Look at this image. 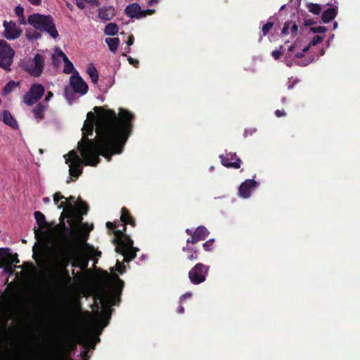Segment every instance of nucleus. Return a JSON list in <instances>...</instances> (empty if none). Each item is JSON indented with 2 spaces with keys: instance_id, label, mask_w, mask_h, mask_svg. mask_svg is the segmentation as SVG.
Returning <instances> with one entry per match:
<instances>
[{
  "instance_id": "1",
  "label": "nucleus",
  "mask_w": 360,
  "mask_h": 360,
  "mask_svg": "<svg viewBox=\"0 0 360 360\" xmlns=\"http://www.w3.org/2000/svg\"><path fill=\"white\" fill-rule=\"evenodd\" d=\"M105 107H94L96 123L87 120L82 129L83 136L77 143V149L89 166L99 164L100 155L109 162L112 155L122 153L132 131L135 116L131 112L120 108L117 114Z\"/></svg>"
},
{
  "instance_id": "2",
  "label": "nucleus",
  "mask_w": 360,
  "mask_h": 360,
  "mask_svg": "<svg viewBox=\"0 0 360 360\" xmlns=\"http://www.w3.org/2000/svg\"><path fill=\"white\" fill-rule=\"evenodd\" d=\"M60 201L59 209H63L60 215V221L56 225H94L92 223L82 222L84 216L89 212V205L81 198L76 199L70 195Z\"/></svg>"
},
{
  "instance_id": "3",
  "label": "nucleus",
  "mask_w": 360,
  "mask_h": 360,
  "mask_svg": "<svg viewBox=\"0 0 360 360\" xmlns=\"http://www.w3.org/2000/svg\"><path fill=\"white\" fill-rule=\"evenodd\" d=\"M114 279L115 283L110 290L108 291L103 289L95 296V300H99L103 305V311L98 316L99 324L101 328L108 325L112 311L111 306L117 304L120 301V297L124 285V281L117 274L114 275Z\"/></svg>"
},
{
  "instance_id": "4",
  "label": "nucleus",
  "mask_w": 360,
  "mask_h": 360,
  "mask_svg": "<svg viewBox=\"0 0 360 360\" xmlns=\"http://www.w3.org/2000/svg\"><path fill=\"white\" fill-rule=\"evenodd\" d=\"M27 22L36 30L46 32L54 39L59 36L53 18L49 15L34 13L29 15Z\"/></svg>"
},
{
  "instance_id": "5",
  "label": "nucleus",
  "mask_w": 360,
  "mask_h": 360,
  "mask_svg": "<svg viewBox=\"0 0 360 360\" xmlns=\"http://www.w3.org/2000/svg\"><path fill=\"white\" fill-rule=\"evenodd\" d=\"M46 65L44 57L41 53H36L33 58H29L24 61L22 68L25 72L32 77H39L44 72Z\"/></svg>"
},
{
  "instance_id": "6",
  "label": "nucleus",
  "mask_w": 360,
  "mask_h": 360,
  "mask_svg": "<svg viewBox=\"0 0 360 360\" xmlns=\"http://www.w3.org/2000/svg\"><path fill=\"white\" fill-rule=\"evenodd\" d=\"M14 56L15 51L11 45L4 40H0V68L10 72Z\"/></svg>"
},
{
  "instance_id": "7",
  "label": "nucleus",
  "mask_w": 360,
  "mask_h": 360,
  "mask_svg": "<svg viewBox=\"0 0 360 360\" xmlns=\"http://www.w3.org/2000/svg\"><path fill=\"white\" fill-rule=\"evenodd\" d=\"M56 228L68 229V226H34V238L39 243L47 244L54 239Z\"/></svg>"
},
{
  "instance_id": "8",
  "label": "nucleus",
  "mask_w": 360,
  "mask_h": 360,
  "mask_svg": "<svg viewBox=\"0 0 360 360\" xmlns=\"http://www.w3.org/2000/svg\"><path fill=\"white\" fill-rule=\"evenodd\" d=\"M133 241L130 238L126 240H120L115 246V252L124 256V262H129L136 256L138 248L133 247Z\"/></svg>"
},
{
  "instance_id": "9",
  "label": "nucleus",
  "mask_w": 360,
  "mask_h": 360,
  "mask_svg": "<svg viewBox=\"0 0 360 360\" xmlns=\"http://www.w3.org/2000/svg\"><path fill=\"white\" fill-rule=\"evenodd\" d=\"M45 88L39 83H33L28 91L22 96V102L28 106H32L41 99L45 93Z\"/></svg>"
},
{
  "instance_id": "10",
  "label": "nucleus",
  "mask_w": 360,
  "mask_h": 360,
  "mask_svg": "<svg viewBox=\"0 0 360 360\" xmlns=\"http://www.w3.org/2000/svg\"><path fill=\"white\" fill-rule=\"evenodd\" d=\"M207 271L208 267L205 266L203 263H197L188 271V278L193 284H200L205 281Z\"/></svg>"
},
{
  "instance_id": "11",
  "label": "nucleus",
  "mask_w": 360,
  "mask_h": 360,
  "mask_svg": "<svg viewBox=\"0 0 360 360\" xmlns=\"http://www.w3.org/2000/svg\"><path fill=\"white\" fill-rule=\"evenodd\" d=\"M219 157L221 165L226 167L238 169L241 166L242 161L236 153L226 151L225 154H221Z\"/></svg>"
},
{
  "instance_id": "12",
  "label": "nucleus",
  "mask_w": 360,
  "mask_h": 360,
  "mask_svg": "<svg viewBox=\"0 0 360 360\" xmlns=\"http://www.w3.org/2000/svg\"><path fill=\"white\" fill-rule=\"evenodd\" d=\"M70 82L74 92L82 95L88 92L87 83L79 76L77 71L70 77Z\"/></svg>"
},
{
  "instance_id": "13",
  "label": "nucleus",
  "mask_w": 360,
  "mask_h": 360,
  "mask_svg": "<svg viewBox=\"0 0 360 360\" xmlns=\"http://www.w3.org/2000/svg\"><path fill=\"white\" fill-rule=\"evenodd\" d=\"M4 27V37L7 40H15L20 37L22 31L16 26V22L11 20L9 22L5 20L3 22Z\"/></svg>"
},
{
  "instance_id": "14",
  "label": "nucleus",
  "mask_w": 360,
  "mask_h": 360,
  "mask_svg": "<svg viewBox=\"0 0 360 360\" xmlns=\"http://www.w3.org/2000/svg\"><path fill=\"white\" fill-rule=\"evenodd\" d=\"M186 232L190 234L191 236V238L187 240V243H197L200 240H205L209 234V231L206 229L205 226H197L195 230L193 231L192 230L187 229Z\"/></svg>"
},
{
  "instance_id": "15",
  "label": "nucleus",
  "mask_w": 360,
  "mask_h": 360,
  "mask_svg": "<svg viewBox=\"0 0 360 360\" xmlns=\"http://www.w3.org/2000/svg\"><path fill=\"white\" fill-rule=\"evenodd\" d=\"M259 186V183L254 179H246L238 188V195L243 198H249L253 189Z\"/></svg>"
},
{
  "instance_id": "16",
  "label": "nucleus",
  "mask_w": 360,
  "mask_h": 360,
  "mask_svg": "<svg viewBox=\"0 0 360 360\" xmlns=\"http://www.w3.org/2000/svg\"><path fill=\"white\" fill-rule=\"evenodd\" d=\"M101 341L98 335L91 334H84L79 337L78 343L83 345L84 347L94 349L96 345Z\"/></svg>"
},
{
  "instance_id": "17",
  "label": "nucleus",
  "mask_w": 360,
  "mask_h": 360,
  "mask_svg": "<svg viewBox=\"0 0 360 360\" xmlns=\"http://www.w3.org/2000/svg\"><path fill=\"white\" fill-rule=\"evenodd\" d=\"M125 14L131 18H142V8L137 3H132L125 8Z\"/></svg>"
},
{
  "instance_id": "18",
  "label": "nucleus",
  "mask_w": 360,
  "mask_h": 360,
  "mask_svg": "<svg viewBox=\"0 0 360 360\" xmlns=\"http://www.w3.org/2000/svg\"><path fill=\"white\" fill-rule=\"evenodd\" d=\"M84 164V162H72L69 165L70 169V176L71 177H69L68 179L66 181L67 184H70L71 181H74L72 177H74L75 179L78 178L80 174L82 173V167Z\"/></svg>"
},
{
  "instance_id": "19",
  "label": "nucleus",
  "mask_w": 360,
  "mask_h": 360,
  "mask_svg": "<svg viewBox=\"0 0 360 360\" xmlns=\"http://www.w3.org/2000/svg\"><path fill=\"white\" fill-rule=\"evenodd\" d=\"M4 296L0 297V320H3V327L6 328L7 322L9 319L8 314V302L5 300Z\"/></svg>"
},
{
  "instance_id": "20",
  "label": "nucleus",
  "mask_w": 360,
  "mask_h": 360,
  "mask_svg": "<svg viewBox=\"0 0 360 360\" xmlns=\"http://www.w3.org/2000/svg\"><path fill=\"white\" fill-rule=\"evenodd\" d=\"M120 221L122 223L121 225H135V219L131 213L126 207L121 209Z\"/></svg>"
},
{
  "instance_id": "21",
  "label": "nucleus",
  "mask_w": 360,
  "mask_h": 360,
  "mask_svg": "<svg viewBox=\"0 0 360 360\" xmlns=\"http://www.w3.org/2000/svg\"><path fill=\"white\" fill-rule=\"evenodd\" d=\"M115 15V11L112 6H103L98 11V16L103 20H110Z\"/></svg>"
},
{
  "instance_id": "22",
  "label": "nucleus",
  "mask_w": 360,
  "mask_h": 360,
  "mask_svg": "<svg viewBox=\"0 0 360 360\" xmlns=\"http://www.w3.org/2000/svg\"><path fill=\"white\" fill-rule=\"evenodd\" d=\"M73 284V278L70 275L64 276L56 278V285L59 288L65 289L72 286Z\"/></svg>"
},
{
  "instance_id": "23",
  "label": "nucleus",
  "mask_w": 360,
  "mask_h": 360,
  "mask_svg": "<svg viewBox=\"0 0 360 360\" xmlns=\"http://www.w3.org/2000/svg\"><path fill=\"white\" fill-rule=\"evenodd\" d=\"M47 106L44 105L41 103H39L32 109V112H33L34 117L37 120L38 122L44 119V112Z\"/></svg>"
},
{
  "instance_id": "24",
  "label": "nucleus",
  "mask_w": 360,
  "mask_h": 360,
  "mask_svg": "<svg viewBox=\"0 0 360 360\" xmlns=\"http://www.w3.org/2000/svg\"><path fill=\"white\" fill-rule=\"evenodd\" d=\"M338 14V8L337 7H330V8H327L321 15V20L328 23L330 22L333 19H334Z\"/></svg>"
},
{
  "instance_id": "25",
  "label": "nucleus",
  "mask_w": 360,
  "mask_h": 360,
  "mask_svg": "<svg viewBox=\"0 0 360 360\" xmlns=\"http://www.w3.org/2000/svg\"><path fill=\"white\" fill-rule=\"evenodd\" d=\"M3 122L4 124L16 129L18 128V122L14 119L11 112L4 110L3 112Z\"/></svg>"
},
{
  "instance_id": "26",
  "label": "nucleus",
  "mask_w": 360,
  "mask_h": 360,
  "mask_svg": "<svg viewBox=\"0 0 360 360\" xmlns=\"http://www.w3.org/2000/svg\"><path fill=\"white\" fill-rule=\"evenodd\" d=\"M67 155L68 156V158H66V156L65 155V163L66 164H69V162L72 163V162H84V165H86L85 164L84 158L82 157V158L81 159L79 158V156L78 155L76 151H75L74 150L70 151L67 154Z\"/></svg>"
},
{
  "instance_id": "27",
  "label": "nucleus",
  "mask_w": 360,
  "mask_h": 360,
  "mask_svg": "<svg viewBox=\"0 0 360 360\" xmlns=\"http://www.w3.org/2000/svg\"><path fill=\"white\" fill-rule=\"evenodd\" d=\"M105 42L112 52H116L117 51V48L120 45V39L118 37H106Z\"/></svg>"
},
{
  "instance_id": "28",
  "label": "nucleus",
  "mask_w": 360,
  "mask_h": 360,
  "mask_svg": "<svg viewBox=\"0 0 360 360\" xmlns=\"http://www.w3.org/2000/svg\"><path fill=\"white\" fill-rule=\"evenodd\" d=\"M183 251L186 252L187 259L188 260H195L198 258V251L193 248L189 247V245H187L183 247Z\"/></svg>"
},
{
  "instance_id": "29",
  "label": "nucleus",
  "mask_w": 360,
  "mask_h": 360,
  "mask_svg": "<svg viewBox=\"0 0 360 360\" xmlns=\"http://www.w3.org/2000/svg\"><path fill=\"white\" fill-rule=\"evenodd\" d=\"M71 260V257L68 251H63L59 256L58 266L68 267Z\"/></svg>"
},
{
  "instance_id": "30",
  "label": "nucleus",
  "mask_w": 360,
  "mask_h": 360,
  "mask_svg": "<svg viewBox=\"0 0 360 360\" xmlns=\"http://www.w3.org/2000/svg\"><path fill=\"white\" fill-rule=\"evenodd\" d=\"M34 217L36 221V223L37 225H56L57 224H55L53 222L52 223H47L46 221V217L45 215L40 211H35L34 212Z\"/></svg>"
},
{
  "instance_id": "31",
  "label": "nucleus",
  "mask_w": 360,
  "mask_h": 360,
  "mask_svg": "<svg viewBox=\"0 0 360 360\" xmlns=\"http://www.w3.org/2000/svg\"><path fill=\"white\" fill-rule=\"evenodd\" d=\"M87 75L89 76L93 83L96 84L98 82L99 76L97 69L94 65L91 64L89 65L87 69Z\"/></svg>"
},
{
  "instance_id": "32",
  "label": "nucleus",
  "mask_w": 360,
  "mask_h": 360,
  "mask_svg": "<svg viewBox=\"0 0 360 360\" xmlns=\"http://www.w3.org/2000/svg\"><path fill=\"white\" fill-rule=\"evenodd\" d=\"M20 85V82H15L14 80H11L8 82L6 86L3 89V94L4 95H8L14 91L17 87Z\"/></svg>"
},
{
  "instance_id": "33",
  "label": "nucleus",
  "mask_w": 360,
  "mask_h": 360,
  "mask_svg": "<svg viewBox=\"0 0 360 360\" xmlns=\"http://www.w3.org/2000/svg\"><path fill=\"white\" fill-rule=\"evenodd\" d=\"M118 32V27L116 22H110L104 29V33L107 35L113 36Z\"/></svg>"
},
{
  "instance_id": "34",
  "label": "nucleus",
  "mask_w": 360,
  "mask_h": 360,
  "mask_svg": "<svg viewBox=\"0 0 360 360\" xmlns=\"http://www.w3.org/2000/svg\"><path fill=\"white\" fill-rule=\"evenodd\" d=\"M63 62H64L63 72L67 75H69L71 73L74 74L76 70H75V69H74L73 63L68 59V58H65V59L63 60Z\"/></svg>"
},
{
  "instance_id": "35",
  "label": "nucleus",
  "mask_w": 360,
  "mask_h": 360,
  "mask_svg": "<svg viewBox=\"0 0 360 360\" xmlns=\"http://www.w3.org/2000/svg\"><path fill=\"white\" fill-rule=\"evenodd\" d=\"M10 249L8 248H0V269L4 266L7 260V255H9Z\"/></svg>"
},
{
  "instance_id": "36",
  "label": "nucleus",
  "mask_w": 360,
  "mask_h": 360,
  "mask_svg": "<svg viewBox=\"0 0 360 360\" xmlns=\"http://www.w3.org/2000/svg\"><path fill=\"white\" fill-rule=\"evenodd\" d=\"M73 267H80L82 269L87 268L88 260L84 258H79L78 261H74L72 262Z\"/></svg>"
},
{
  "instance_id": "37",
  "label": "nucleus",
  "mask_w": 360,
  "mask_h": 360,
  "mask_svg": "<svg viewBox=\"0 0 360 360\" xmlns=\"http://www.w3.org/2000/svg\"><path fill=\"white\" fill-rule=\"evenodd\" d=\"M4 271L9 275L13 274L15 271V267L12 264V262H11L8 259L4 263V266L3 268Z\"/></svg>"
},
{
  "instance_id": "38",
  "label": "nucleus",
  "mask_w": 360,
  "mask_h": 360,
  "mask_svg": "<svg viewBox=\"0 0 360 360\" xmlns=\"http://www.w3.org/2000/svg\"><path fill=\"white\" fill-rule=\"evenodd\" d=\"M307 7L309 12L314 15H319L321 12V6L317 4L309 3L307 4Z\"/></svg>"
},
{
  "instance_id": "39",
  "label": "nucleus",
  "mask_w": 360,
  "mask_h": 360,
  "mask_svg": "<svg viewBox=\"0 0 360 360\" xmlns=\"http://www.w3.org/2000/svg\"><path fill=\"white\" fill-rule=\"evenodd\" d=\"M274 27V22L272 21H268L263 25L262 27V34L264 36L266 35L269 31L273 28Z\"/></svg>"
},
{
  "instance_id": "40",
  "label": "nucleus",
  "mask_w": 360,
  "mask_h": 360,
  "mask_svg": "<svg viewBox=\"0 0 360 360\" xmlns=\"http://www.w3.org/2000/svg\"><path fill=\"white\" fill-rule=\"evenodd\" d=\"M70 275L69 271L68 269V267L65 266H58V274L57 277H62L64 276Z\"/></svg>"
},
{
  "instance_id": "41",
  "label": "nucleus",
  "mask_w": 360,
  "mask_h": 360,
  "mask_svg": "<svg viewBox=\"0 0 360 360\" xmlns=\"http://www.w3.org/2000/svg\"><path fill=\"white\" fill-rule=\"evenodd\" d=\"M65 198V197L64 195H63L60 192H56L55 193V194L53 195V201L55 202V205L58 206V207L59 208V205H60V200H63Z\"/></svg>"
},
{
  "instance_id": "42",
  "label": "nucleus",
  "mask_w": 360,
  "mask_h": 360,
  "mask_svg": "<svg viewBox=\"0 0 360 360\" xmlns=\"http://www.w3.org/2000/svg\"><path fill=\"white\" fill-rule=\"evenodd\" d=\"M214 242V239H210L202 244V247L205 251H210L212 246Z\"/></svg>"
},
{
  "instance_id": "43",
  "label": "nucleus",
  "mask_w": 360,
  "mask_h": 360,
  "mask_svg": "<svg viewBox=\"0 0 360 360\" xmlns=\"http://www.w3.org/2000/svg\"><path fill=\"white\" fill-rule=\"evenodd\" d=\"M323 37L319 35H315L312 41L309 43V46H316L322 42Z\"/></svg>"
},
{
  "instance_id": "44",
  "label": "nucleus",
  "mask_w": 360,
  "mask_h": 360,
  "mask_svg": "<svg viewBox=\"0 0 360 360\" xmlns=\"http://www.w3.org/2000/svg\"><path fill=\"white\" fill-rule=\"evenodd\" d=\"M292 21H286L284 24L283 28L282 30V33L283 34L288 35L290 31V24Z\"/></svg>"
},
{
  "instance_id": "45",
  "label": "nucleus",
  "mask_w": 360,
  "mask_h": 360,
  "mask_svg": "<svg viewBox=\"0 0 360 360\" xmlns=\"http://www.w3.org/2000/svg\"><path fill=\"white\" fill-rule=\"evenodd\" d=\"M311 31L314 33H324L327 31V29L326 27L319 26V27H311Z\"/></svg>"
},
{
  "instance_id": "46",
  "label": "nucleus",
  "mask_w": 360,
  "mask_h": 360,
  "mask_svg": "<svg viewBox=\"0 0 360 360\" xmlns=\"http://www.w3.org/2000/svg\"><path fill=\"white\" fill-rule=\"evenodd\" d=\"M27 36L30 39H39L41 37V34L40 32L34 30L32 32H27Z\"/></svg>"
},
{
  "instance_id": "47",
  "label": "nucleus",
  "mask_w": 360,
  "mask_h": 360,
  "mask_svg": "<svg viewBox=\"0 0 360 360\" xmlns=\"http://www.w3.org/2000/svg\"><path fill=\"white\" fill-rule=\"evenodd\" d=\"M283 46H281L279 50H274L272 51V56L275 60H278L280 58L281 55L283 54V52L281 51V49H283Z\"/></svg>"
},
{
  "instance_id": "48",
  "label": "nucleus",
  "mask_w": 360,
  "mask_h": 360,
  "mask_svg": "<svg viewBox=\"0 0 360 360\" xmlns=\"http://www.w3.org/2000/svg\"><path fill=\"white\" fill-rule=\"evenodd\" d=\"M54 54H56L57 57L62 58L63 60H64L65 58H68L66 55L64 53V52L62 50H60V48L56 49Z\"/></svg>"
},
{
  "instance_id": "49",
  "label": "nucleus",
  "mask_w": 360,
  "mask_h": 360,
  "mask_svg": "<svg viewBox=\"0 0 360 360\" xmlns=\"http://www.w3.org/2000/svg\"><path fill=\"white\" fill-rule=\"evenodd\" d=\"M7 258L12 262V264H19V259L18 258V254H15L13 255H11L9 253L8 255H7Z\"/></svg>"
},
{
  "instance_id": "50",
  "label": "nucleus",
  "mask_w": 360,
  "mask_h": 360,
  "mask_svg": "<svg viewBox=\"0 0 360 360\" xmlns=\"http://www.w3.org/2000/svg\"><path fill=\"white\" fill-rule=\"evenodd\" d=\"M115 266H117V271L118 273L122 274L125 271V266L123 263L117 261V265H115Z\"/></svg>"
},
{
  "instance_id": "51",
  "label": "nucleus",
  "mask_w": 360,
  "mask_h": 360,
  "mask_svg": "<svg viewBox=\"0 0 360 360\" xmlns=\"http://www.w3.org/2000/svg\"><path fill=\"white\" fill-rule=\"evenodd\" d=\"M80 356L82 359H89V350L88 348H85L83 351L81 352Z\"/></svg>"
},
{
  "instance_id": "52",
  "label": "nucleus",
  "mask_w": 360,
  "mask_h": 360,
  "mask_svg": "<svg viewBox=\"0 0 360 360\" xmlns=\"http://www.w3.org/2000/svg\"><path fill=\"white\" fill-rule=\"evenodd\" d=\"M297 31H298L297 25H296V23L295 22H292V23L290 24V32L292 34H297Z\"/></svg>"
},
{
  "instance_id": "53",
  "label": "nucleus",
  "mask_w": 360,
  "mask_h": 360,
  "mask_svg": "<svg viewBox=\"0 0 360 360\" xmlns=\"http://www.w3.org/2000/svg\"><path fill=\"white\" fill-rule=\"evenodd\" d=\"M274 115L277 117H285L286 115V112L284 110L277 109L275 110Z\"/></svg>"
},
{
  "instance_id": "54",
  "label": "nucleus",
  "mask_w": 360,
  "mask_h": 360,
  "mask_svg": "<svg viewBox=\"0 0 360 360\" xmlns=\"http://www.w3.org/2000/svg\"><path fill=\"white\" fill-rule=\"evenodd\" d=\"M15 15L19 17V16H21L23 15L24 8H23V7H22L20 6H15Z\"/></svg>"
},
{
  "instance_id": "55",
  "label": "nucleus",
  "mask_w": 360,
  "mask_h": 360,
  "mask_svg": "<svg viewBox=\"0 0 360 360\" xmlns=\"http://www.w3.org/2000/svg\"><path fill=\"white\" fill-rule=\"evenodd\" d=\"M155 13V10H150L148 8V10H142V18L146 17V15H150L154 14Z\"/></svg>"
},
{
  "instance_id": "56",
  "label": "nucleus",
  "mask_w": 360,
  "mask_h": 360,
  "mask_svg": "<svg viewBox=\"0 0 360 360\" xmlns=\"http://www.w3.org/2000/svg\"><path fill=\"white\" fill-rule=\"evenodd\" d=\"M51 60H52V64L54 66H58V64L60 63L59 58H58L56 55H54V53H53L51 56Z\"/></svg>"
},
{
  "instance_id": "57",
  "label": "nucleus",
  "mask_w": 360,
  "mask_h": 360,
  "mask_svg": "<svg viewBox=\"0 0 360 360\" xmlns=\"http://www.w3.org/2000/svg\"><path fill=\"white\" fill-rule=\"evenodd\" d=\"M128 61L129 62V64L132 65L134 67H137L139 64V61L136 59L132 58L131 56H129L127 58Z\"/></svg>"
},
{
  "instance_id": "58",
  "label": "nucleus",
  "mask_w": 360,
  "mask_h": 360,
  "mask_svg": "<svg viewBox=\"0 0 360 360\" xmlns=\"http://www.w3.org/2000/svg\"><path fill=\"white\" fill-rule=\"evenodd\" d=\"M134 37L132 34H131L128 37L127 44L129 46H130L131 45H132L134 44Z\"/></svg>"
},
{
  "instance_id": "59",
  "label": "nucleus",
  "mask_w": 360,
  "mask_h": 360,
  "mask_svg": "<svg viewBox=\"0 0 360 360\" xmlns=\"http://www.w3.org/2000/svg\"><path fill=\"white\" fill-rule=\"evenodd\" d=\"M83 1L91 4L93 6H98L99 1L98 0H82Z\"/></svg>"
},
{
  "instance_id": "60",
  "label": "nucleus",
  "mask_w": 360,
  "mask_h": 360,
  "mask_svg": "<svg viewBox=\"0 0 360 360\" xmlns=\"http://www.w3.org/2000/svg\"><path fill=\"white\" fill-rule=\"evenodd\" d=\"M76 4H77V6H78V8L79 9H84V8L86 6L84 3V1L82 0L80 1H77Z\"/></svg>"
},
{
  "instance_id": "61",
  "label": "nucleus",
  "mask_w": 360,
  "mask_h": 360,
  "mask_svg": "<svg viewBox=\"0 0 360 360\" xmlns=\"http://www.w3.org/2000/svg\"><path fill=\"white\" fill-rule=\"evenodd\" d=\"M191 292H186L184 295H183L181 297H180V300L181 302L185 299H187V298H189L191 297Z\"/></svg>"
},
{
  "instance_id": "62",
  "label": "nucleus",
  "mask_w": 360,
  "mask_h": 360,
  "mask_svg": "<svg viewBox=\"0 0 360 360\" xmlns=\"http://www.w3.org/2000/svg\"><path fill=\"white\" fill-rule=\"evenodd\" d=\"M28 1L34 6H39L41 3V0H28Z\"/></svg>"
},
{
  "instance_id": "63",
  "label": "nucleus",
  "mask_w": 360,
  "mask_h": 360,
  "mask_svg": "<svg viewBox=\"0 0 360 360\" xmlns=\"http://www.w3.org/2000/svg\"><path fill=\"white\" fill-rule=\"evenodd\" d=\"M19 22L20 25H26V20H25V18L24 16V15H21V16H19Z\"/></svg>"
},
{
  "instance_id": "64",
  "label": "nucleus",
  "mask_w": 360,
  "mask_h": 360,
  "mask_svg": "<svg viewBox=\"0 0 360 360\" xmlns=\"http://www.w3.org/2000/svg\"><path fill=\"white\" fill-rule=\"evenodd\" d=\"M53 96V94L51 91H49L45 96V102L49 101L51 97Z\"/></svg>"
}]
</instances>
